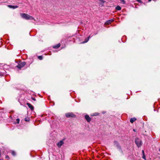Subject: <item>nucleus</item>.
<instances>
[{
  "mask_svg": "<svg viewBox=\"0 0 160 160\" xmlns=\"http://www.w3.org/2000/svg\"><path fill=\"white\" fill-rule=\"evenodd\" d=\"M21 16L22 18L27 20H31L34 19V20H35L34 18L28 15L27 14L24 13H22L21 14Z\"/></svg>",
  "mask_w": 160,
  "mask_h": 160,
  "instance_id": "obj_1",
  "label": "nucleus"
},
{
  "mask_svg": "<svg viewBox=\"0 0 160 160\" xmlns=\"http://www.w3.org/2000/svg\"><path fill=\"white\" fill-rule=\"evenodd\" d=\"M114 145L115 146L117 147L118 149V150L120 151V152L122 153H123L122 151V149L121 146L119 145V144L117 141H115L114 142Z\"/></svg>",
  "mask_w": 160,
  "mask_h": 160,
  "instance_id": "obj_2",
  "label": "nucleus"
},
{
  "mask_svg": "<svg viewBox=\"0 0 160 160\" xmlns=\"http://www.w3.org/2000/svg\"><path fill=\"white\" fill-rule=\"evenodd\" d=\"M135 143L137 145L138 147H140L142 144L141 140L138 138H137L135 139Z\"/></svg>",
  "mask_w": 160,
  "mask_h": 160,
  "instance_id": "obj_3",
  "label": "nucleus"
},
{
  "mask_svg": "<svg viewBox=\"0 0 160 160\" xmlns=\"http://www.w3.org/2000/svg\"><path fill=\"white\" fill-rule=\"evenodd\" d=\"M26 65V63L25 62H23L18 64L16 67L19 69H20Z\"/></svg>",
  "mask_w": 160,
  "mask_h": 160,
  "instance_id": "obj_4",
  "label": "nucleus"
},
{
  "mask_svg": "<svg viewBox=\"0 0 160 160\" xmlns=\"http://www.w3.org/2000/svg\"><path fill=\"white\" fill-rule=\"evenodd\" d=\"M65 116L66 117L69 118L70 117L72 118H75L76 117L75 115L74 114H73L72 112H69L66 113L65 114Z\"/></svg>",
  "mask_w": 160,
  "mask_h": 160,
  "instance_id": "obj_5",
  "label": "nucleus"
},
{
  "mask_svg": "<svg viewBox=\"0 0 160 160\" xmlns=\"http://www.w3.org/2000/svg\"><path fill=\"white\" fill-rule=\"evenodd\" d=\"M63 144L64 142L63 141L61 140L57 144V145L58 146V147L60 148Z\"/></svg>",
  "mask_w": 160,
  "mask_h": 160,
  "instance_id": "obj_6",
  "label": "nucleus"
},
{
  "mask_svg": "<svg viewBox=\"0 0 160 160\" xmlns=\"http://www.w3.org/2000/svg\"><path fill=\"white\" fill-rule=\"evenodd\" d=\"M85 118L88 122H89L91 120L90 118L88 115H86L85 116Z\"/></svg>",
  "mask_w": 160,
  "mask_h": 160,
  "instance_id": "obj_7",
  "label": "nucleus"
},
{
  "mask_svg": "<svg viewBox=\"0 0 160 160\" xmlns=\"http://www.w3.org/2000/svg\"><path fill=\"white\" fill-rule=\"evenodd\" d=\"M8 7L10 8H12L13 9H15L18 8V6L17 5H9L8 6Z\"/></svg>",
  "mask_w": 160,
  "mask_h": 160,
  "instance_id": "obj_8",
  "label": "nucleus"
},
{
  "mask_svg": "<svg viewBox=\"0 0 160 160\" xmlns=\"http://www.w3.org/2000/svg\"><path fill=\"white\" fill-rule=\"evenodd\" d=\"M27 104L31 110H33L34 107L31 104L29 103H27Z\"/></svg>",
  "mask_w": 160,
  "mask_h": 160,
  "instance_id": "obj_9",
  "label": "nucleus"
},
{
  "mask_svg": "<svg viewBox=\"0 0 160 160\" xmlns=\"http://www.w3.org/2000/svg\"><path fill=\"white\" fill-rule=\"evenodd\" d=\"M114 21V20L113 19L109 20L107 21L105 23V24L106 25H108L110 24L111 22H113Z\"/></svg>",
  "mask_w": 160,
  "mask_h": 160,
  "instance_id": "obj_10",
  "label": "nucleus"
},
{
  "mask_svg": "<svg viewBox=\"0 0 160 160\" xmlns=\"http://www.w3.org/2000/svg\"><path fill=\"white\" fill-rule=\"evenodd\" d=\"M60 46V43L58 44L54 45L53 46V48H58Z\"/></svg>",
  "mask_w": 160,
  "mask_h": 160,
  "instance_id": "obj_11",
  "label": "nucleus"
},
{
  "mask_svg": "<svg viewBox=\"0 0 160 160\" xmlns=\"http://www.w3.org/2000/svg\"><path fill=\"white\" fill-rule=\"evenodd\" d=\"M136 120V119L135 118H131L130 119V122L131 123H133Z\"/></svg>",
  "mask_w": 160,
  "mask_h": 160,
  "instance_id": "obj_12",
  "label": "nucleus"
},
{
  "mask_svg": "<svg viewBox=\"0 0 160 160\" xmlns=\"http://www.w3.org/2000/svg\"><path fill=\"white\" fill-rule=\"evenodd\" d=\"M116 9L118 10H121V8L119 6H117L116 7Z\"/></svg>",
  "mask_w": 160,
  "mask_h": 160,
  "instance_id": "obj_13",
  "label": "nucleus"
},
{
  "mask_svg": "<svg viewBox=\"0 0 160 160\" xmlns=\"http://www.w3.org/2000/svg\"><path fill=\"white\" fill-rule=\"evenodd\" d=\"M120 2L123 4H125V2L124 0H120Z\"/></svg>",
  "mask_w": 160,
  "mask_h": 160,
  "instance_id": "obj_14",
  "label": "nucleus"
},
{
  "mask_svg": "<svg viewBox=\"0 0 160 160\" xmlns=\"http://www.w3.org/2000/svg\"><path fill=\"white\" fill-rule=\"evenodd\" d=\"M12 154L13 155V156H15L16 154V153H15V152L13 151H12Z\"/></svg>",
  "mask_w": 160,
  "mask_h": 160,
  "instance_id": "obj_15",
  "label": "nucleus"
},
{
  "mask_svg": "<svg viewBox=\"0 0 160 160\" xmlns=\"http://www.w3.org/2000/svg\"><path fill=\"white\" fill-rule=\"evenodd\" d=\"M16 121L18 123H19L20 122V119L18 118L16 119Z\"/></svg>",
  "mask_w": 160,
  "mask_h": 160,
  "instance_id": "obj_16",
  "label": "nucleus"
},
{
  "mask_svg": "<svg viewBox=\"0 0 160 160\" xmlns=\"http://www.w3.org/2000/svg\"><path fill=\"white\" fill-rule=\"evenodd\" d=\"M38 58L40 60H42V56H39L38 57Z\"/></svg>",
  "mask_w": 160,
  "mask_h": 160,
  "instance_id": "obj_17",
  "label": "nucleus"
},
{
  "mask_svg": "<svg viewBox=\"0 0 160 160\" xmlns=\"http://www.w3.org/2000/svg\"><path fill=\"white\" fill-rule=\"evenodd\" d=\"M142 158L143 159H146L145 156L144 154H143Z\"/></svg>",
  "mask_w": 160,
  "mask_h": 160,
  "instance_id": "obj_18",
  "label": "nucleus"
},
{
  "mask_svg": "<svg viewBox=\"0 0 160 160\" xmlns=\"http://www.w3.org/2000/svg\"><path fill=\"white\" fill-rule=\"evenodd\" d=\"M89 37H89L88 38V40H87L86 39L85 40V41H84V42H83V43H85V42H88V41L89 38Z\"/></svg>",
  "mask_w": 160,
  "mask_h": 160,
  "instance_id": "obj_19",
  "label": "nucleus"
},
{
  "mask_svg": "<svg viewBox=\"0 0 160 160\" xmlns=\"http://www.w3.org/2000/svg\"><path fill=\"white\" fill-rule=\"evenodd\" d=\"M6 158L7 159H9V156H8V155H6Z\"/></svg>",
  "mask_w": 160,
  "mask_h": 160,
  "instance_id": "obj_20",
  "label": "nucleus"
},
{
  "mask_svg": "<svg viewBox=\"0 0 160 160\" xmlns=\"http://www.w3.org/2000/svg\"><path fill=\"white\" fill-rule=\"evenodd\" d=\"M137 2H138L141 3L142 2L141 0H136Z\"/></svg>",
  "mask_w": 160,
  "mask_h": 160,
  "instance_id": "obj_21",
  "label": "nucleus"
},
{
  "mask_svg": "<svg viewBox=\"0 0 160 160\" xmlns=\"http://www.w3.org/2000/svg\"><path fill=\"white\" fill-rule=\"evenodd\" d=\"M32 99L34 100V101H35L36 100V99H35V98H32Z\"/></svg>",
  "mask_w": 160,
  "mask_h": 160,
  "instance_id": "obj_22",
  "label": "nucleus"
},
{
  "mask_svg": "<svg viewBox=\"0 0 160 160\" xmlns=\"http://www.w3.org/2000/svg\"><path fill=\"white\" fill-rule=\"evenodd\" d=\"M100 1L102 2V3H104V2H105V1H103V0H100Z\"/></svg>",
  "mask_w": 160,
  "mask_h": 160,
  "instance_id": "obj_23",
  "label": "nucleus"
},
{
  "mask_svg": "<svg viewBox=\"0 0 160 160\" xmlns=\"http://www.w3.org/2000/svg\"><path fill=\"white\" fill-rule=\"evenodd\" d=\"M142 152L143 154H144V151L143 150H142Z\"/></svg>",
  "mask_w": 160,
  "mask_h": 160,
  "instance_id": "obj_24",
  "label": "nucleus"
},
{
  "mask_svg": "<svg viewBox=\"0 0 160 160\" xmlns=\"http://www.w3.org/2000/svg\"><path fill=\"white\" fill-rule=\"evenodd\" d=\"M149 2H150L151 1V0H148Z\"/></svg>",
  "mask_w": 160,
  "mask_h": 160,
  "instance_id": "obj_25",
  "label": "nucleus"
},
{
  "mask_svg": "<svg viewBox=\"0 0 160 160\" xmlns=\"http://www.w3.org/2000/svg\"><path fill=\"white\" fill-rule=\"evenodd\" d=\"M25 121H28V120H27L26 119H25Z\"/></svg>",
  "mask_w": 160,
  "mask_h": 160,
  "instance_id": "obj_26",
  "label": "nucleus"
},
{
  "mask_svg": "<svg viewBox=\"0 0 160 160\" xmlns=\"http://www.w3.org/2000/svg\"><path fill=\"white\" fill-rule=\"evenodd\" d=\"M159 151H160V148L159 149Z\"/></svg>",
  "mask_w": 160,
  "mask_h": 160,
  "instance_id": "obj_27",
  "label": "nucleus"
}]
</instances>
